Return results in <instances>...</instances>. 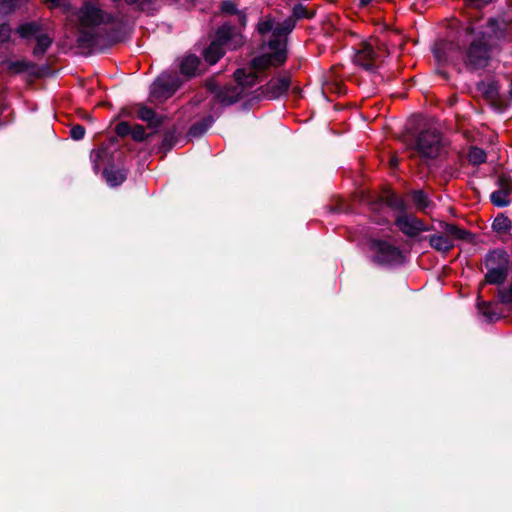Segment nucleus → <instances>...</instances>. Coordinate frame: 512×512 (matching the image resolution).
Segmentation results:
<instances>
[{
  "label": "nucleus",
  "mask_w": 512,
  "mask_h": 512,
  "mask_svg": "<svg viewBox=\"0 0 512 512\" xmlns=\"http://www.w3.org/2000/svg\"><path fill=\"white\" fill-rule=\"evenodd\" d=\"M295 27V21L293 19H285L281 23L275 22V19L271 16H265L257 24V31L265 35L272 32V39L268 42L270 53H265L259 57H256L252 61L254 69L262 70L272 65H281L287 58V36Z\"/></svg>",
  "instance_id": "nucleus-1"
},
{
  "label": "nucleus",
  "mask_w": 512,
  "mask_h": 512,
  "mask_svg": "<svg viewBox=\"0 0 512 512\" xmlns=\"http://www.w3.org/2000/svg\"><path fill=\"white\" fill-rule=\"evenodd\" d=\"M242 36L230 25L221 26L216 32V39L204 52V58L209 64H215L224 54V46L236 49L242 45Z\"/></svg>",
  "instance_id": "nucleus-2"
},
{
  "label": "nucleus",
  "mask_w": 512,
  "mask_h": 512,
  "mask_svg": "<svg viewBox=\"0 0 512 512\" xmlns=\"http://www.w3.org/2000/svg\"><path fill=\"white\" fill-rule=\"evenodd\" d=\"M234 76L237 85L233 87L216 89L215 86L209 84V89L215 94L216 100L222 105H231L238 101L243 93L244 87H251L257 81L255 72L249 71L247 73L244 69L235 71Z\"/></svg>",
  "instance_id": "nucleus-3"
},
{
  "label": "nucleus",
  "mask_w": 512,
  "mask_h": 512,
  "mask_svg": "<svg viewBox=\"0 0 512 512\" xmlns=\"http://www.w3.org/2000/svg\"><path fill=\"white\" fill-rule=\"evenodd\" d=\"M79 42L90 43L94 38L93 28L110 21V17L101 9L90 3H85L78 11Z\"/></svg>",
  "instance_id": "nucleus-4"
},
{
  "label": "nucleus",
  "mask_w": 512,
  "mask_h": 512,
  "mask_svg": "<svg viewBox=\"0 0 512 512\" xmlns=\"http://www.w3.org/2000/svg\"><path fill=\"white\" fill-rule=\"evenodd\" d=\"M490 59L489 46L484 35L473 39L465 54L467 68L470 70L483 69L488 66Z\"/></svg>",
  "instance_id": "nucleus-5"
},
{
  "label": "nucleus",
  "mask_w": 512,
  "mask_h": 512,
  "mask_svg": "<svg viewBox=\"0 0 512 512\" xmlns=\"http://www.w3.org/2000/svg\"><path fill=\"white\" fill-rule=\"evenodd\" d=\"M506 255L502 251L491 252L486 259L488 272L486 274V281L490 284L502 283L506 278Z\"/></svg>",
  "instance_id": "nucleus-6"
},
{
  "label": "nucleus",
  "mask_w": 512,
  "mask_h": 512,
  "mask_svg": "<svg viewBox=\"0 0 512 512\" xmlns=\"http://www.w3.org/2000/svg\"><path fill=\"white\" fill-rule=\"evenodd\" d=\"M417 151L423 158H435L441 149L440 135L435 130H427L422 132L416 145Z\"/></svg>",
  "instance_id": "nucleus-7"
},
{
  "label": "nucleus",
  "mask_w": 512,
  "mask_h": 512,
  "mask_svg": "<svg viewBox=\"0 0 512 512\" xmlns=\"http://www.w3.org/2000/svg\"><path fill=\"white\" fill-rule=\"evenodd\" d=\"M17 32L22 38L34 37L36 39L37 43L34 48L35 55L44 54L52 43V39L48 35L40 33L39 26L36 23L20 25Z\"/></svg>",
  "instance_id": "nucleus-8"
},
{
  "label": "nucleus",
  "mask_w": 512,
  "mask_h": 512,
  "mask_svg": "<svg viewBox=\"0 0 512 512\" xmlns=\"http://www.w3.org/2000/svg\"><path fill=\"white\" fill-rule=\"evenodd\" d=\"M371 249L374 252V260L379 264H392L398 262L401 257L395 246L383 241H373Z\"/></svg>",
  "instance_id": "nucleus-9"
},
{
  "label": "nucleus",
  "mask_w": 512,
  "mask_h": 512,
  "mask_svg": "<svg viewBox=\"0 0 512 512\" xmlns=\"http://www.w3.org/2000/svg\"><path fill=\"white\" fill-rule=\"evenodd\" d=\"M398 228L409 237H416L421 232L428 231L430 228L420 219L413 215H401L396 219Z\"/></svg>",
  "instance_id": "nucleus-10"
},
{
  "label": "nucleus",
  "mask_w": 512,
  "mask_h": 512,
  "mask_svg": "<svg viewBox=\"0 0 512 512\" xmlns=\"http://www.w3.org/2000/svg\"><path fill=\"white\" fill-rule=\"evenodd\" d=\"M378 55L371 43H364L362 48L356 53L354 61L368 71H373Z\"/></svg>",
  "instance_id": "nucleus-11"
},
{
  "label": "nucleus",
  "mask_w": 512,
  "mask_h": 512,
  "mask_svg": "<svg viewBox=\"0 0 512 512\" xmlns=\"http://www.w3.org/2000/svg\"><path fill=\"white\" fill-rule=\"evenodd\" d=\"M512 184L509 182H500L498 190L491 194V201L495 206L505 207L511 201Z\"/></svg>",
  "instance_id": "nucleus-12"
},
{
  "label": "nucleus",
  "mask_w": 512,
  "mask_h": 512,
  "mask_svg": "<svg viewBox=\"0 0 512 512\" xmlns=\"http://www.w3.org/2000/svg\"><path fill=\"white\" fill-rule=\"evenodd\" d=\"M170 78L166 76L159 77L151 87V94L155 98H168L176 90V87H168Z\"/></svg>",
  "instance_id": "nucleus-13"
},
{
  "label": "nucleus",
  "mask_w": 512,
  "mask_h": 512,
  "mask_svg": "<svg viewBox=\"0 0 512 512\" xmlns=\"http://www.w3.org/2000/svg\"><path fill=\"white\" fill-rule=\"evenodd\" d=\"M290 86V78L289 76L283 75L278 76L277 78H273L267 84V89L270 97L277 98L282 94L286 93Z\"/></svg>",
  "instance_id": "nucleus-14"
},
{
  "label": "nucleus",
  "mask_w": 512,
  "mask_h": 512,
  "mask_svg": "<svg viewBox=\"0 0 512 512\" xmlns=\"http://www.w3.org/2000/svg\"><path fill=\"white\" fill-rule=\"evenodd\" d=\"M429 243L431 247L441 252H447L454 246L452 239L440 234L432 235L429 238Z\"/></svg>",
  "instance_id": "nucleus-15"
},
{
  "label": "nucleus",
  "mask_w": 512,
  "mask_h": 512,
  "mask_svg": "<svg viewBox=\"0 0 512 512\" xmlns=\"http://www.w3.org/2000/svg\"><path fill=\"white\" fill-rule=\"evenodd\" d=\"M103 174L108 185L111 187L120 185L126 178V174L123 170L115 168L105 169Z\"/></svg>",
  "instance_id": "nucleus-16"
},
{
  "label": "nucleus",
  "mask_w": 512,
  "mask_h": 512,
  "mask_svg": "<svg viewBox=\"0 0 512 512\" xmlns=\"http://www.w3.org/2000/svg\"><path fill=\"white\" fill-rule=\"evenodd\" d=\"M441 227L444 231V235L446 237H449L450 239H452L453 242L456 239H461V240L467 239L469 236L468 232H466L463 229H460L459 227H457L453 224L442 223Z\"/></svg>",
  "instance_id": "nucleus-17"
},
{
  "label": "nucleus",
  "mask_w": 512,
  "mask_h": 512,
  "mask_svg": "<svg viewBox=\"0 0 512 512\" xmlns=\"http://www.w3.org/2000/svg\"><path fill=\"white\" fill-rule=\"evenodd\" d=\"M199 66V59L196 56L185 57L180 64L181 73L186 76H193Z\"/></svg>",
  "instance_id": "nucleus-18"
},
{
  "label": "nucleus",
  "mask_w": 512,
  "mask_h": 512,
  "mask_svg": "<svg viewBox=\"0 0 512 512\" xmlns=\"http://www.w3.org/2000/svg\"><path fill=\"white\" fill-rule=\"evenodd\" d=\"M468 159L473 165H479L486 161V153L478 147H471L468 153Z\"/></svg>",
  "instance_id": "nucleus-19"
},
{
  "label": "nucleus",
  "mask_w": 512,
  "mask_h": 512,
  "mask_svg": "<svg viewBox=\"0 0 512 512\" xmlns=\"http://www.w3.org/2000/svg\"><path fill=\"white\" fill-rule=\"evenodd\" d=\"M412 200L421 211H426L430 207V201L423 191H414L412 193Z\"/></svg>",
  "instance_id": "nucleus-20"
},
{
  "label": "nucleus",
  "mask_w": 512,
  "mask_h": 512,
  "mask_svg": "<svg viewBox=\"0 0 512 512\" xmlns=\"http://www.w3.org/2000/svg\"><path fill=\"white\" fill-rule=\"evenodd\" d=\"M137 117L150 125H155L157 123L156 121V115L154 111L150 108L140 106L137 108Z\"/></svg>",
  "instance_id": "nucleus-21"
},
{
  "label": "nucleus",
  "mask_w": 512,
  "mask_h": 512,
  "mask_svg": "<svg viewBox=\"0 0 512 512\" xmlns=\"http://www.w3.org/2000/svg\"><path fill=\"white\" fill-rule=\"evenodd\" d=\"M478 309L480 313L486 318L487 321L492 322L500 318V315L497 312H495L494 308L490 304H479Z\"/></svg>",
  "instance_id": "nucleus-22"
},
{
  "label": "nucleus",
  "mask_w": 512,
  "mask_h": 512,
  "mask_svg": "<svg viewBox=\"0 0 512 512\" xmlns=\"http://www.w3.org/2000/svg\"><path fill=\"white\" fill-rule=\"evenodd\" d=\"M492 226L498 232H507L511 228V221L508 217L500 215L495 218Z\"/></svg>",
  "instance_id": "nucleus-23"
},
{
  "label": "nucleus",
  "mask_w": 512,
  "mask_h": 512,
  "mask_svg": "<svg viewBox=\"0 0 512 512\" xmlns=\"http://www.w3.org/2000/svg\"><path fill=\"white\" fill-rule=\"evenodd\" d=\"M50 9L61 8L63 11L70 9V3L68 0H44Z\"/></svg>",
  "instance_id": "nucleus-24"
},
{
  "label": "nucleus",
  "mask_w": 512,
  "mask_h": 512,
  "mask_svg": "<svg viewBox=\"0 0 512 512\" xmlns=\"http://www.w3.org/2000/svg\"><path fill=\"white\" fill-rule=\"evenodd\" d=\"M130 134L135 141H143L146 138L145 129L141 125H135L131 127Z\"/></svg>",
  "instance_id": "nucleus-25"
},
{
  "label": "nucleus",
  "mask_w": 512,
  "mask_h": 512,
  "mask_svg": "<svg viewBox=\"0 0 512 512\" xmlns=\"http://www.w3.org/2000/svg\"><path fill=\"white\" fill-rule=\"evenodd\" d=\"M131 126L127 122H120L115 127L118 136L124 137L130 134Z\"/></svg>",
  "instance_id": "nucleus-26"
},
{
  "label": "nucleus",
  "mask_w": 512,
  "mask_h": 512,
  "mask_svg": "<svg viewBox=\"0 0 512 512\" xmlns=\"http://www.w3.org/2000/svg\"><path fill=\"white\" fill-rule=\"evenodd\" d=\"M499 297L502 303H512V284L509 288H504L499 291Z\"/></svg>",
  "instance_id": "nucleus-27"
},
{
  "label": "nucleus",
  "mask_w": 512,
  "mask_h": 512,
  "mask_svg": "<svg viewBox=\"0 0 512 512\" xmlns=\"http://www.w3.org/2000/svg\"><path fill=\"white\" fill-rule=\"evenodd\" d=\"M386 202L389 206L397 208V209H403V201L399 197H397L394 194L388 195L386 197Z\"/></svg>",
  "instance_id": "nucleus-28"
},
{
  "label": "nucleus",
  "mask_w": 512,
  "mask_h": 512,
  "mask_svg": "<svg viewBox=\"0 0 512 512\" xmlns=\"http://www.w3.org/2000/svg\"><path fill=\"white\" fill-rule=\"evenodd\" d=\"M70 135L74 140H81L85 135V129L81 125H75L71 128Z\"/></svg>",
  "instance_id": "nucleus-29"
},
{
  "label": "nucleus",
  "mask_w": 512,
  "mask_h": 512,
  "mask_svg": "<svg viewBox=\"0 0 512 512\" xmlns=\"http://www.w3.org/2000/svg\"><path fill=\"white\" fill-rule=\"evenodd\" d=\"M306 16V9L302 5H296L293 8V15L292 17H289L288 19H293L296 22V19L302 18Z\"/></svg>",
  "instance_id": "nucleus-30"
},
{
  "label": "nucleus",
  "mask_w": 512,
  "mask_h": 512,
  "mask_svg": "<svg viewBox=\"0 0 512 512\" xmlns=\"http://www.w3.org/2000/svg\"><path fill=\"white\" fill-rule=\"evenodd\" d=\"M11 29L6 24H0V43L6 42L10 38Z\"/></svg>",
  "instance_id": "nucleus-31"
},
{
  "label": "nucleus",
  "mask_w": 512,
  "mask_h": 512,
  "mask_svg": "<svg viewBox=\"0 0 512 512\" xmlns=\"http://www.w3.org/2000/svg\"><path fill=\"white\" fill-rule=\"evenodd\" d=\"M433 51L438 61L444 62L448 60V57L444 55V44H438Z\"/></svg>",
  "instance_id": "nucleus-32"
},
{
  "label": "nucleus",
  "mask_w": 512,
  "mask_h": 512,
  "mask_svg": "<svg viewBox=\"0 0 512 512\" xmlns=\"http://www.w3.org/2000/svg\"><path fill=\"white\" fill-rule=\"evenodd\" d=\"M221 9L223 12L230 13V14L237 12L236 5L232 1H229V0H226L222 3Z\"/></svg>",
  "instance_id": "nucleus-33"
},
{
  "label": "nucleus",
  "mask_w": 512,
  "mask_h": 512,
  "mask_svg": "<svg viewBox=\"0 0 512 512\" xmlns=\"http://www.w3.org/2000/svg\"><path fill=\"white\" fill-rule=\"evenodd\" d=\"M490 2H492V0H469L470 5L474 6L475 8H481Z\"/></svg>",
  "instance_id": "nucleus-34"
},
{
  "label": "nucleus",
  "mask_w": 512,
  "mask_h": 512,
  "mask_svg": "<svg viewBox=\"0 0 512 512\" xmlns=\"http://www.w3.org/2000/svg\"><path fill=\"white\" fill-rule=\"evenodd\" d=\"M205 129H206V127H205V128H202V127H201V126H199V125H194V126H192V127L190 128V130H189V134H190L191 136H198V135L202 134V133L204 132V130H205Z\"/></svg>",
  "instance_id": "nucleus-35"
},
{
  "label": "nucleus",
  "mask_w": 512,
  "mask_h": 512,
  "mask_svg": "<svg viewBox=\"0 0 512 512\" xmlns=\"http://www.w3.org/2000/svg\"><path fill=\"white\" fill-rule=\"evenodd\" d=\"M490 98H494L497 94V88L494 85H491L489 91H487Z\"/></svg>",
  "instance_id": "nucleus-36"
},
{
  "label": "nucleus",
  "mask_w": 512,
  "mask_h": 512,
  "mask_svg": "<svg viewBox=\"0 0 512 512\" xmlns=\"http://www.w3.org/2000/svg\"><path fill=\"white\" fill-rule=\"evenodd\" d=\"M14 0H0V5L3 7H12Z\"/></svg>",
  "instance_id": "nucleus-37"
},
{
  "label": "nucleus",
  "mask_w": 512,
  "mask_h": 512,
  "mask_svg": "<svg viewBox=\"0 0 512 512\" xmlns=\"http://www.w3.org/2000/svg\"><path fill=\"white\" fill-rule=\"evenodd\" d=\"M242 25L244 26L246 24V16L243 14L239 15Z\"/></svg>",
  "instance_id": "nucleus-38"
},
{
  "label": "nucleus",
  "mask_w": 512,
  "mask_h": 512,
  "mask_svg": "<svg viewBox=\"0 0 512 512\" xmlns=\"http://www.w3.org/2000/svg\"><path fill=\"white\" fill-rule=\"evenodd\" d=\"M372 0H360L362 6L368 5Z\"/></svg>",
  "instance_id": "nucleus-39"
},
{
  "label": "nucleus",
  "mask_w": 512,
  "mask_h": 512,
  "mask_svg": "<svg viewBox=\"0 0 512 512\" xmlns=\"http://www.w3.org/2000/svg\"><path fill=\"white\" fill-rule=\"evenodd\" d=\"M122 116H129L130 113L126 110H123L122 113H121Z\"/></svg>",
  "instance_id": "nucleus-40"
},
{
  "label": "nucleus",
  "mask_w": 512,
  "mask_h": 512,
  "mask_svg": "<svg viewBox=\"0 0 512 512\" xmlns=\"http://www.w3.org/2000/svg\"><path fill=\"white\" fill-rule=\"evenodd\" d=\"M391 164H392L393 166H395V165L397 164V160H396V159H392V160H391Z\"/></svg>",
  "instance_id": "nucleus-41"
}]
</instances>
